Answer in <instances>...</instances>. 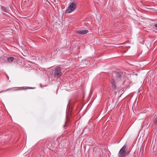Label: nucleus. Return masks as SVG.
Masks as SVG:
<instances>
[{"label": "nucleus", "mask_w": 157, "mask_h": 157, "mask_svg": "<svg viewBox=\"0 0 157 157\" xmlns=\"http://www.w3.org/2000/svg\"><path fill=\"white\" fill-rule=\"evenodd\" d=\"M123 43H121V44H123Z\"/></svg>", "instance_id": "15"}, {"label": "nucleus", "mask_w": 157, "mask_h": 157, "mask_svg": "<svg viewBox=\"0 0 157 157\" xmlns=\"http://www.w3.org/2000/svg\"><path fill=\"white\" fill-rule=\"evenodd\" d=\"M127 145H124L119 151L118 157H124L127 154Z\"/></svg>", "instance_id": "2"}, {"label": "nucleus", "mask_w": 157, "mask_h": 157, "mask_svg": "<svg viewBox=\"0 0 157 157\" xmlns=\"http://www.w3.org/2000/svg\"><path fill=\"white\" fill-rule=\"evenodd\" d=\"M88 32V31L87 30H82L76 31V33L82 35H85Z\"/></svg>", "instance_id": "6"}, {"label": "nucleus", "mask_w": 157, "mask_h": 157, "mask_svg": "<svg viewBox=\"0 0 157 157\" xmlns=\"http://www.w3.org/2000/svg\"><path fill=\"white\" fill-rule=\"evenodd\" d=\"M112 83L113 87L115 89H116V86L114 79H112Z\"/></svg>", "instance_id": "11"}, {"label": "nucleus", "mask_w": 157, "mask_h": 157, "mask_svg": "<svg viewBox=\"0 0 157 157\" xmlns=\"http://www.w3.org/2000/svg\"><path fill=\"white\" fill-rule=\"evenodd\" d=\"M76 6V3L75 2H73L72 3H71L68 9L66 11V13H70L73 12L75 9Z\"/></svg>", "instance_id": "4"}, {"label": "nucleus", "mask_w": 157, "mask_h": 157, "mask_svg": "<svg viewBox=\"0 0 157 157\" xmlns=\"http://www.w3.org/2000/svg\"><path fill=\"white\" fill-rule=\"evenodd\" d=\"M29 89H32V88H29V87H17L13 91H17L21 90H25Z\"/></svg>", "instance_id": "7"}, {"label": "nucleus", "mask_w": 157, "mask_h": 157, "mask_svg": "<svg viewBox=\"0 0 157 157\" xmlns=\"http://www.w3.org/2000/svg\"><path fill=\"white\" fill-rule=\"evenodd\" d=\"M66 124H65V125H64L63 127L64 128H66L65 127H66Z\"/></svg>", "instance_id": "14"}, {"label": "nucleus", "mask_w": 157, "mask_h": 157, "mask_svg": "<svg viewBox=\"0 0 157 157\" xmlns=\"http://www.w3.org/2000/svg\"><path fill=\"white\" fill-rule=\"evenodd\" d=\"M155 26L156 28H157V24H155Z\"/></svg>", "instance_id": "13"}, {"label": "nucleus", "mask_w": 157, "mask_h": 157, "mask_svg": "<svg viewBox=\"0 0 157 157\" xmlns=\"http://www.w3.org/2000/svg\"><path fill=\"white\" fill-rule=\"evenodd\" d=\"M8 15L7 13H0V21H3L8 19Z\"/></svg>", "instance_id": "5"}, {"label": "nucleus", "mask_w": 157, "mask_h": 157, "mask_svg": "<svg viewBox=\"0 0 157 157\" xmlns=\"http://www.w3.org/2000/svg\"><path fill=\"white\" fill-rule=\"evenodd\" d=\"M61 69L60 67L58 66L56 67L53 74L54 77L55 78H58L62 75Z\"/></svg>", "instance_id": "1"}, {"label": "nucleus", "mask_w": 157, "mask_h": 157, "mask_svg": "<svg viewBox=\"0 0 157 157\" xmlns=\"http://www.w3.org/2000/svg\"><path fill=\"white\" fill-rule=\"evenodd\" d=\"M10 89H7L6 90H4V91H2L1 92H5L6 91H7V90H10Z\"/></svg>", "instance_id": "12"}, {"label": "nucleus", "mask_w": 157, "mask_h": 157, "mask_svg": "<svg viewBox=\"0 0 157 157\" xmlns=\"http://www.w3.org/2000/svg\"><path fill=\"white\" fill-rule=\"evenodd\" d=\"M0 13H9L6 8L3 6H1L0 7Z\"/></svg>", "instance_id": "8"}, {"label": "nucleus", "mask_w": 157, "mask_h": 157, "mask_svg": "<svg viewBox=\"0 0 157 157\" xmlns=\"http://www.w3.org/2000/svg\"><path fill=\"white\" fill-rule=\"evenodd\" d=\"M14 59V58L13 57H10L7 58V60L8 62H12Z\"/></svg>", "instance_id": "10"}, {"label": "nucleus", "mask_w": 157, "mask_h": 157, "mask_svg": "<svg viewBox=\"0 0 157 157\" xmlns=\"http://www.w3.org/2000/svg\"><path fill=\"white\" fill-rule=\"evenodd\" d=\"M124 73L120 71H114L113 76L117 79H122L124 78Z\"/></svg>", "instance_id": "3"}, {"label": "nucleus", "mask_w": 157, "mask_h": 157, "mask_svg": "<svg viewBox=\"0 0 157 157\" xmlns=\"http://www.w3.org/2000/svg\"><path fill=\"white\" fill-rule=\"evenodd\" d=\"M153 123L155 125V129L157 130V117L155 118Z\"/></svg>", "instance_id": "9"}]
</instances>
